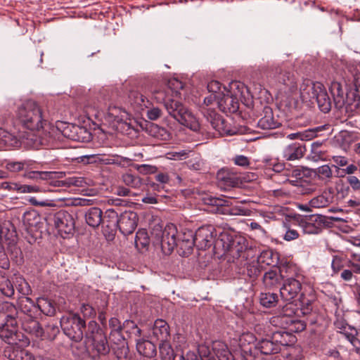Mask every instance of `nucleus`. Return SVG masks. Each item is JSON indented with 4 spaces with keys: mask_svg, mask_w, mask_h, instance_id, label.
Listing matches in <instances>:
<instances>
[{
    "mask_svg": "<svg viewBox=\"0 0 360 360\" xmlns=\"http://www.w3.org/2000/svg\"><path fill=\"white\" fill-rule=\"evenodd\" d=\"M317 174L320 179H329L332 176L333 172L330 167L327 165H322L317 168Z\"/></svg>",
    "mask_w": 360,
    "mask_h": 360,
    "instance_id": "obj_60",
    "label": "nucleus"
},
{
    "mask_svg": "<svg viewBox=\"0 0 360 360\" xmlns=\"http://www.w3.org/2000/svg\"><path fill=\"white\" fill-rule=\"evenodd\" d=\"M271 338L280 350L282 346L292 344L295 340V337L293 335L285 330H278L274 333Z\"/></svg>",
    "mask_w": 360,
    "mask_h": 360,
    "instance_id": "obj_33",
    "label": "nucleus"
},
{
    "mask_svg": "<svg viewBox=\"0 0 360 360\" xmlns=\"http://www.w3.org/2000/svg\"><path fill=\"white\" fill-rule=\"evenodd\" d=\"M39 222V216L35 211L25 212L22 216V224L27 232H33Z\"/></svg>",
    "mask_w": 360,
    "mask_h": 360,
    "instance_id": "obj_38",
    "label": "nucleus"
},
{
    "mask_svg": "<svg viewBox=\"0 0 360 360\" xmlns=\"http://www.w3.org/2000/svg\"><path fill=\"white\" fill-rule=\"evenodd\" d=\"M0 291L6 297H12L14 295V288L11 281L2 279L0 281Z\"/></svg>",
    "mask_w": 360,
    "mask_h": 360,
    "instance_id": "obj_52",
    "label": "nucleus"
},
{
    "mask_svg": "<svg viewBox=\"0 0 360 360\" xmlns=\"http://www.w3.org/2000/svg\"><path fill=\"white\" fill-rule=\"evenodd\" d=\"M151 92L158 102H164L165 109L169 115L181 124L195 131L200 129L198 119L181 103L174 99L166 100L164 92L160 90H154Z\"/></svg>",
    "mask_w": 360,
    "mask_h": 360,
    "instance_id": "obj_3",
    "label": "nucleus"
},
{
    "mask_svg": "<svg viewBox=\"0 0 360 360\" xmlns=\"http://www.w3.org/2000/svg\"><path fill=\"white\" fill-rule=\"evenodd\" d=\"M16 288L18 291L23 296H27L31 292V288L29 283L22 277L16 278Z\"/></svg>",
    "mask_w": 360,
    "mask_h": 360,
    "instance_id": "obj_50",
    "label": "nucleus"
},
{
    "mask_svg": "<svg viewBox=\"0 0 360 360\" xmlns=\"http://www.w3.org/2000/svg\"><path fill=\"white\" fill-rule=\"evenodd\" d=\"M264 115L258 121V127L262 129H275L279 126V123L274 117L272 110L270 107L264 108Z\"/></svg>",
    "mask_w": 360,
    "mask_h": 360,
    "instance_id": "obj_31",
    "label": "nucleus"
},
{
    "mask_svg": "<svg viewBox=\"0 0 360 360\" xmlns=\"http://www.w3.org/2000/svg\"><path fill=\"white\" fill-rule=\"evenodd\" d=\"M16 120L25 128L36 133L29 136L27 139L32 142V147L49 146L53 139L48 131L46 120L38 104L32 100H27L18 106L15 112Z\"/></svg>",
    "mask_w": 360,
    "mask_h": 360,
    "instance_id": "obj_1",
    "label": "nucleus"
},
{
    "mask_svg": "<svg viewBox=\"0 0 360 360\" xmlns=\"http://www.w3.org/2000/svg\"><path fill=\"white\" fill-rule=\"evenodd\" d=\"M167 86L172 92L177 94L180 90L184 87V84L181 81L176 78H172L167 82Z\"/></svg>",
    "mask_w": 360,
    "mask_h": 360,
    "instance_id": "obj_57",
    "label": "nucleus"
},
{
    "mask_svg": "<svg viewBox=\"0 0 360 360\" xmlns=\"http://www.w3.org/2000/svg\"><path fill=\"white\" fill-rule=\"evenodd\" d=\"M19 306L20 308V312H18L19 316H36L38 313L37 305L34 304L32 299L27 296H22L19 299Z\"/></svg>",
    "mask_w": 360,
    "mask_h": 360,
    "instance_id": "obj_34",
    "label": "nucleus"
},
{
    "mask_svg": "<svg viewBox=\"0 0 360 360\" xmlns=\"http://www.w3.org/2000/svg\"><path fill=\"white\" fill-rule=\"evenodd\" d=\"M314 99L316 101L319 108L323 112H328L331 108V101L323 84H321V90L317 91Z\"/></svg>",
    "mask_w": 360,
    "mask_h": 360,
    "instance_id": "obj_36",
    "label": "nucleus"
},
{
    "mask_svg": "<svg viewBox=\"0 0 360 360\" xmlns=\"http://www.w3.org/2000/svg\"><path fill=\"white\" fill-rule=\"evenodd\" d=\"M60 326L65 335L75 342L81 341L84 336L86 337V333H91L94 328H96V323L91 321L87 328L85 321L77 314L63 316Z\"/></svg>",
    "mask_w": 360,
    "mask_h": 360,
    "instance_id": "obj_5",
    "label": "nucleus"
},
{
    "mask_svg": "<svg viewBox=\"0 0 360 360\" xmlns=\"http://www.w3.org/2000/svg\"><path fill=\"white\" fill-rule=\"evenodd\" d=\"M334 191L332 188L325 189L320 195L309 200V205L313 208H323L328 207L334 201Z\"/></svg>",
    "mask_w": 360,
    "mask_h": 360,
    "instance_id": "obj_27",
    "label": "nucleus"
},
{
    "mask_svg": "<svg viewBox=\"0 0 360 360\" xmlns=\"http://www.w3.org/2000/svg\"><path fill=\"white\" fill-rule=\"evenodd\" d=\"M274 78L278 84L283 86L286 105L290 108H297V79L294 73L290 68L281 65L275 68Z\"/></svg>",
    "mask_w": 360,
    "mask_h": 360,
    "instance_id": "obj_4",
    "label": "nucleus"
},
{
    "mask_svg": "<svg viewBox=\"0 0 360 360\" xmlns=\"http://www.w3.org/2000/svg\"><path fill=\"white\" fill-rule=\"evenodd\" d=\"M283 318L272 317L270 323L276 326L281 327L283 329H288L289 333H299L303 331L306 328L304 321L298 320L295 318Z\"/></svg>",
    "mask_w": 360,
    "mask_h": 360,
    "instance_id": "obj_17",
    "label": "nucleus"
},
{
    "mask_svg": "<svg viewBox=\"0 0 360 360\" xmlns=\"http://www.w3.org/2000/svg\"><path fill=\"white\" fill-rule=\"evenodd\" d=\"M153 335L160 342V346L168 345L170 333L167 323L162 319H157L153 327Z\"/></svg>",
    "mask_w": 360,
    "mask_h": 360,
    "instance_id": "obj_24",
    "label": "nucleus"
},
{
    "mask_svg": "<svg viewBox=\"0 0 360 360\" xmlns=\"http://www.w3.org/2000/svg\"><path fill=\"white\" fill-rule=\"evenodd\" d=\"M129 98L131 103L139 107L141 110H143V108H148L150 107V101L139 91H131L129 93Z\"/></svg>",
    "mask_w": 360,
    "mask_h": 360,
    "instance_id": "obj_39",
    "label": "nucleus"
},
{
    "mask_svg": "<svg viewBox=\"0 0 360 360\" xmlns=\"http://www.w3.org/2000/svg\"><path fill=\"white\" fill-rule=\"evenodd\" d=\"M135 168L139 173L143 174H154L158 170V168L155 166L146 164L137 165Z\"/></svg>",
    "mask_w": 360,
    "mask_h": 360,
    "instance_id": "obj_59",
    "label": "nucleus"
},
{
    "mask_svg": "<svg viewBox=\"0 0 360 360\" xmlns=\"http://www.w3.org/2000/svg\"><path fill=\"white\" fill-rule=\"evenodd\" d=\"M303 355L300 348L292 347L283 360H302Z\"/></svg>",
    "mask_w": 360,
    "mask_h": 360,
    "instance_id": "obj_58",
    "label": "nucleus"
},
{
    "mask_svg": "<svg viewBox=\"0 0 360 360\" xmlns=\"http://www.w3.org/2000/svg\"><path fill=\"white\" fill-rule=\"evenodd\" d=\"M343 266L342 259L337 255L333 256L331 263V267L333 273L338 274L343 269Z\"/></svg>",
    "mask_w": 360,
    "mask_h": 360,
    "instance_id": "obj_64",
    "label": "nucleus"
},
{
    "mask_svg": "<svg viewBox=\"0 0 360 360\" xmlns=\"http://www.w3.org/2000/svg\"><path fill=\"white\" fill-rule=\"evenodd\" d=\"M72 352L77 357L88 356L91 360H100L102 356H106L110 348L106 338L100 333H86L83 343L72 345Z\"/></svg>",
    "mask_w": 360,
    "mask_h": 360,
    "instance_id": "obj_2",
    "label": "nucleus"
},
{
    "mask_svg": "<svg viewBox=\"0 0 360 360\" xmlns=\"http://www.w3.org/2000/svg\"><path fill=\"white\" fill-rule=\"evenodd\" d=\"M40 310L48 316H52L55 314L56 309L52 302L46 298H40L38 300L37 311Z\"/></svg>",
    "mask_w": 360,
    "mask_h": 360,
    "instance_id": "obj_44",
    "label": "nucleus"
},
{
    "mask_svg": "<svg viewBox=\"0 0 360 360\" xmlns=\"http://www.w3.org/2000/svg\"><path fill=\"white\" fill-rule=\"evenodd\" d=\"M280 352V349L277 345H275L272 338L262 339L257 342L256 356L258 353L264 355H270L277 354Z\"/></svg>",
    "mask_w": 360,
    "mask_h": 360,
    "instance_id": "obj_30",
    "label": "nucleus"
},
{
    "mask_svg": "<svg viewBox=\"0 0 360 360\" xmlns=\"http://www.w3.org/2000/svg\"><path fill=\"white\" fill-rule=\"evenodd\" d=\"M148 130L150 135L162 141H167L171 137V134L167 129L155 124H151Z\"/></svg>",
    "mask_w": 360,
    "mask_h": 360,
    "instance_id": "obj_41",
    "label": "nucleus"
},
{
    "mask_svg": "<svg viewBox=\"0 0 360 360\" xmlns=\"http://www.w3.org/2000/svg\"><path fill=\"white\" fill-rule=\"evenodd\" d=\"M321 83L313 82L311 80H304L300 84L299 89H297V101L298 106L300 105V100L302 102L314 103V99L318 91L321 90Z\"/></svg>",
    "mask_w": 360,
    "mask_h": 360,
    "instance_id": "obj_12",
    "label": "nucleus"
},
{
    "mask_svg": "<svg viewBox=\"0 0 360 360\" xmlns=\"http://www.w3.org/2000/svg\"><path fill=\"white\" fill-rule=\"evenodd\" d=\"M316 129H309L308 131H306L304 133L302 132H296V133H291L287 135V138L293 140V139H300L301 141H303L304 139H311L314 136H316L315 132Z\"/></svg>",
    "mask_w": 360,
    "mask_h": 360,
    "instance_id": "obj_53",
    "label": "nucleus"
},
{
    "mask_svg": "<svg viewBox=\"0 0 360 360\" xmlns=\"http://www.w3.org/2000/svg\"><path fill=\"white\" fill-rule=\"evenodd\" d=\"M109 326L111 328L112 330L115 332L119 333L122 329L129 328L132 330L131 333H134L136 336L139 337L141 333V330L139 328H138V326L134 321L130 320H126L124 322L123 326H122L119 319L113 317L110 319Z\"/></svg>",
    "mask_w": 360,
    "mask_h": 360,
    "instance_id": "obj_29",
    "label": "nucleus"
},
{
    "mask_svg": "<svg viewBox=\"0 0 360 360\" xmlns=\"http://www.w3.org/2000/svg\"><path fill=\"white\" fill-rule=\"evenodd\" d=\"M107 219L108 222V226L117 227V224L118 222L119 217L117 212L114 209H108L105 211V214L103 217V220Z\"/></svg>",
    "mask_w": 360,
    "mask_h": 360,
    "instance_id": "obj_49",
    "label": "nucleus"
},
{
    "mask_svg": "<svg viewBox=\"0 0 360 360\" xmlns=\"http://www.w3.org/2000/svg\"><path fill=\"white\" fill-rule=\"evenodd\" d=\"M226 249L233 258V262H236L239 265H246L245 261L248 257V250L243 238H240L231 240L227 245Z\"/></svg>",
    "mask_w": 360,
    "mask_h": 360,
    "instance_id": "obj_11",
    "label": "nucleus"
},
{
    "mask_svg": "<svg viewBox=\"0 0 360 360\" xmlns=\"http://www.w3.org/2000/svg\"><path fill=\"white\" fill-rule=\"evenodd\" d=\"M288 302L285 304L281 310V314L276 316L275 317H280L283 318L284 317L287 318H293L292 316L295 314L297 307L296 305L294 304L291 301H288Z\"/></svg>",
    "mask_w": 360,
    "mask_h": 360,
    "instance_id": "obj_48",
    "label": "nucleus"
},
{
    "mask_svg": "<svg viewBox=\"0 0 360 360\" xmlns=\"http://www.w3.org/2000/svg\"><path fill=\"white\" fill-rule=\"evenodd\" d=\"M300 226L307 234H317L321 231L320 226L316 225L311 218L301 220Z\"/></svg>",
    "mask_w": 360,
    "mask_h": 360,
    "instance_id": "obj_42",
    "label": "nucleus"
},
{
    "mask_svg": "<svg viewBox=\"0 0 360 360\" xmlns=\"http://www.w3.org/2000/svg\"><path fill=\"white\" fill-rule=\"evenodd\" d=\"M176 226L173 224H168L165 229H154L153 235L155 236L157 243H160L162 250L165 254H170L177 246Z\"/></svg>",
    "mask_w": 360,
    "mask_h": 360,
    "instance_id": "obj_6",
    "label": "nucleus"
},
{
    "mask_svg": "<svg viewBox=\"0 0 360 360\" xmlns=\"http://www.w3.org/2000/svg\"><path fill=\"white\" fill-rule=\"evenodd\" d=\"M345 105H354V108H358L360 105V92H356L352 89L347 92V102Z\"/></svg>",
    "mask_w": 360,
    "mask_h": 360,
    "instance_id": "obj_51",
    "label": "nucleus"
},
{
    "mask_svg": "<svg viewBox=\"0 0 360 360\" xmlns=\"http://www.w3.org/2000/svg\"><path fill=\"white\" fill-rule=\"evenodd\" d=\"M25 347L20 344L8 345L4 349V355L9 360H34L33 354L25 349Z\"/></svg>",
    "mask_w": 360,
    "mask_h": 360,
    "instance_id": "obj_20",
    "label": "nucleus"
},
{
    "mask_svg": "<svg viewBox=\"0 0 360 360\" xmlns=\"http://www.w3.org/2000/svg\"><path fill=\"white\" fill-rule=\"evenodd\" d=\"M18 323H20L21 328L26 333L39 338L44 335V330L38 321L35 319V316L23 315L19 316Z\"/></svg>",
    "mask_w": 360,
    "mask_h": 360,
    "instance_id": "obj_18",
    "label": "nucleus"
},
{
    "mask_svg": "<svg viewBox=\"0 0 360 360\" xmlns=\"http://www.w3.org/2000/svg\"><path fill=\"white\" fill-rule=\"evenodd\" d=\"M20 143L18 136L0 127V147L18 148Z\"/></svg>",
    "mask_w": 360,
    "mask_h": 360,
    "instance_id": "obj_32",
    "label": "nucleus"
},
{
    "mask_svg": "<svg viewBox=\"0 0 360 360\" xmlns=\"http://www.w3.org/2000/svg\"><path fill=\"white\" fill-rule=\"evenodd\" d=\"M194 235L197 248L205 250L214 244L217 237V232L212 225H205L198 228Z\"/></svg>",
    "mask_w": 360,
    "mask_h": 360,
    "instance_id": "obj_9",
    "label": "nucleus"
},
{
    "mask_svg": "<svg viewBox=\"0 0 360 360\" xmlns=\"http://www.w3.org/2000/svg\"><path fill=\"white\" fill-rule=\"evenodd\" d=\"M8 323L4 321L0 325V338L8 345L20 344L21 346H28L30 343L29 338L18 332L17 326H11Z\"/></svg>",
    "mask_w": 360,
    "mask_h": 360,
    "instance_id": "obj_7",
    "label": "nucleus"
},
{
    "mask_svg": "<svg viewBox=\"0 0 360 360\" xmlns=\"http://www.w3.org/2000/svg\"><path fill=\"white\" fill-rule=\"evenodd\" d=\"M247 271L250 277H257L260 273L259 263L252 262V264H247Z\"/></svg>",
    "mask_w": 360,
    "mask_h": 360,
    "instance_id": "obj_62",
    "label": "nucleus"
},
{
    "mask_svg": "<svg viewBox=\"0 0 360 360\" xmlns=\"http://www.w3.org/2000/svg\"><path fill=\"white\" fill-rule=\"evenodd\" d=\"M149 243V238L147 233L144 231H138L135 238V244L138 247L141 245L142 248H146Z\"/></svg>",
    "mask_w": 360,
    "mask_h": 360,
    "instance_id": "obj_56",
    "label": "nucleus"
},
{
    "mask_svg": "<svg viewBox=\"0 0 360 360\" xmlns=\"http://www.w3.org/2000/svg\"><path fill=\"white\" fill-rule=\"evenodd\" d=\"M55 227L58 233L65 238V235L72 234L75 230V220L73 217L67 211L60 210L53 218Z\"/></svg>",
    "mask_w": 360,
    "mask_h": 360,
    "instance_id": "obj_10",
    "label": "nucleus"
},
{
    "mask_svg": "<svg viewBox=\"0 0 360 360\" xmlns=\"http://www.w3.org/2000/svg\"><path fill=\"white\" fill-rule=\"evenodd\" d=\"M122 179L126 186L133 188H139L143 184L142 180L139 176L130 173L124 174Z\"/></svg>",
    "mask_w": 360,
    "mask_h": 360,
    "instance_id": "obj_46",
    "label": "nucleus"
},
{
    "mask_svg": "<svg viewBox=\"0 0 360 360\" xmlns=\"http://www.w3.org/2000/svg\"><path fill=\"white\" fill-rule=\"evenodd\" d=\"M283 283V286L280 288L281 298L285 301L292 300L301 290V283L293 278H289Z\"/></svg>",
    "mask_w": 360,
    "mask_h": 360,
    "instance_id": "obj_19",
    "label": "nucleus"
},
{
    "mask_svg": "<svg viewBox=\"0 0 360 360\" xmlns=\"http://www.w3.org/2000/svg\"><path fill=\"white\" fill-rule=\"evenodd\" d=\"M0 316L4 318V322H8L11 326H18V311L17 307L10 302H0Z\"/></svg>",
    "mask_w": 360,
    "mask_h": 360,
    "instance_id": "obj_22",
    "label": "nucleus"
},
{
    "mask_svg": "<svg viewBox=\"0 0 360 360\" xmlns=\"http://www.w3.org/2000/svg\"><path fill=\"white\" fill-rule=\"evenodd\" d=\"M207 352H209V347L206 346H200L198 349L199 356H198L195 354H189L188 360H205L209 359V354Z\"/></svg>",
    "mask_w": 360,
    "mask_h": 360,
    "instance_id": "obj_55",
    "label": "nucleus"
},
{
    "mask_svg": "<svg viewBox=\"0 0 360 360\" xmlns=\"http://www.w3.org/2000/svg\"><path fill=\"white\" fill-rule=\"evenodd\" d=\"M274 254L271 250H265L263 251L257 259V263L265 264L266 265H273L274 259H273Z\"/></svg>",
    "mask_w": 360,
    "mask_h": 360,
    "instance_id": "obj_54",
    "label": "nucleus"
},
{
    "mask_svg": "<svg viewBox=\"0 0 360 360\" xmlns=\"http://www.w3.org/2000/svg\"><path fill=\"white\" fill-rule=\"evenodd\" d=\"M278 295L273 292H262L259 295L260 304L266 308L276 306L278 302Z\"/></svg>",
    "mask_w": 360,
    "mask_h": 360,
    "instance_id": "obj_43",
    "label": "nucleus"
},
{
    "mask_svg": "<svg viewBox=\"0 0 360 360\" xmlns=\"http://www.w3.org/2000/svg\"><path fill=\"white\" fill-rule=\"evenodd\" d=\"M137 214L132 211H125L119 217L117 227L123 235L132 233L137 226Z\"/></svg>",
    "mask_w": 360,
    "mask_h": 360,
    "instance_id": "obj_16",
    "label": "nucleus"
},
{
    "mask_svg": "<svg viewBox=\"0 0 360 360\" xmlns=\"http://www.w3.org/2000/svg\"><path fill=\"white\" fill-rule=\"evenodd\" d=\"M138 352L146 357L152 358L156 354V347L150 341L139 339L136 340Z\"/></svg>",
    "mask_w": 360,
    "mask_h": 360,
    "instance_id": "obj_35",
    "label": "nucleus"
},
{
    "mask_svg": "<svg viewBox=\"0 0 360 360\" xmlns=\"http://www.w3.org/2000/svg\"><path fill=\"white\" fill-rule=\"evenodd\" d=\"M307 151L302 142H294L287 145L283 149V158L288 161H294L303 158Z\"/></svg>",
    "mask_w": 360,
    "mask_h": 360,
    "instance_id": "obj_21",
    "label": "nucleus"
},
{
    "mask_svg": "<svg viewBox=\"0 0 360 360\" xmlns=\"http://www.w3.org/2000/svg\"><path fill=\"white\" fill-rule=\"evenodd\" d=\"M283 281L281 270L278 267H273L266 271L262 278V282L266 288L273 289L278 288Z\"/></svg>",
    "mask_w": 360,
    "mask_h": 360,
    "instance_id": "obj_26",
    "label": "nucleus"
},
{
    "mask_svg": "<svg viewBox=\"0 0 360 360\" xmlns=\"http://www.w3.org/2000/svg\"><path fill=\"white\" fill-rule=\"evenodd\" d=\"M217 179L219 186L224 190L240 186L243 181L246 180L243 175L228 168H222L219 170L217 174Z\"/></svg>",
    "mask_w": 360,
    "mask_h": 360,
    "instance_id": "obj_8",
    "label": "nucleus"
},
{
    "mask_svg": "<svg viewBox=\"0 0 360 360\" xmlns=\"http://www.w3.org/2000/svg\"><path fill=\"white\" fill-rule=\"evenodd\" d=\"M257 339L251 333H243L238 338V352L245 358L247 356H256Z\"/></svg>",
    "mask_w": 360,
    "mask_h": 360,
    "instance_id": "obj_14",
    "label": "nucleus"
},
{
    "mask_svg": "<svg viewBox=\"0 0 360 360\" xmlns=\"http://www.w3.org/2000/svg\"><path fill=\"white\" fill-rule=\"evenodd\" d=\"M75 134L73 136V141L79 142H88L91 139V133L84 127L77 125L75 127Z\"/></svg>",
    "mask_w": 360,
    "mask_h": 360,
    "instance_id": "obj_47",
    "label": "nucleus"
},
{
    "mask_svg": "<svg viewBox=\"0 0 360 360\" xmlns=\"http://www.w3.org/2000/svg\"><path fill=\"white\" fill-rule=\"evenodd\" d=\"M195 245V235L193 231L185 229L177 234V246L179 254L187 256L191 253L193 246Z\"/></svg>",
    "mask_w": 360,
    "mask_h": 360,
    "instance_id": "obj_15",
    "label": "nucleus"
},
{
    "mask_svg": "<svg viewBox=\"0 0 360 360\" xmlns=\"http://www.w3.org/2000/svg\"><path fill=\"white\" fill-rule=\"evenodd\" d=\"M346 180L354 192L360 191V180L356 176L349 175L347 176Z\"/></svg>",
    "mask_w": 360,
    "mask_h": 360,
    "instance_id": "obj_61",
    "label": "nucleus"
},
{
    "mask_svg": "<svg viewBox=\"0 0 360 360\" xmlns=\"http://www.w3.org/2000/svg\"><path fill=\"white\" fill-rule=\"evenodd\" d=\"M330 91L333 97L335 105L337 108L341 109L347 102V93L343 89L341 83L333 82L330 84Z\"/></svg>",
    "mask_w": 360,
    "mask_h": 360,
    "instance_id": "obj_28",
    "label": "nucleus"
},
{
    "mask_svg": "<svg viewBox=\"0 0 360 360\" xmlns=\"http://www.w3.org/2000/svg\"><path fill=\"white\" fill-rule=\"evenodd\" d=\"M32 165V161L24 160L20 162H9L6 164V169L12 172H18L25 170V172Z\"/></svg>",
    "mask_w": 360,
    "mask_h": 360,
    "instance_id": "obj_45",
    "label": "nucleus"
},
{
    "mask_svg": "<svg viewBox=\"0 0 360 360\" xmlns=\"http://www.w3.org/2000/svg\"><path fill=\"white\" fill-rule=\"evenodd\" d=\"M338 141L341 143L342 147L346 150L358 141V136L354 132L342 131L339 133Z\"/></svg>",
    "mask_w": 360,
    "mask_h": 360,
    "instance_id": "obj_40",
    "label": "nucleus"
},
{
    "mask_svg": "<svg viewBox=\"0 0 360 360\" xmlns=\"http://www.w3.org/2000/svg\"><path fill=\"white\" fill-rule=\"evenodd\" d=\"M207 352L209 354V359L205 360H234V354L222 342H214L212 345V351L209 349V352Z\"/></svg>",
    "mask_w": 360,
    "mask_h": 360,
    "instance_id": "obj_23",
    "label": "nucleus"
},
{
    "mask_svg": "<svg viewBox=\"0 0 360 360\" xmlns=\"http://www.w3.org/2000/svg\"><path fill=\"white\" fill-rule=\"evenodd\" d=\"M321 146V143L319 142H314L311 144V156L313 160H318L322 158L323 153L322 151L319 150Z\"/></svg>",
    "mask_w": 360,
    "mask_h": 360,
    "instance_id": "obj_63",
    "label": "nucleus"
},
{
    "mask_svg": "<svg viewBox=\"0 0 360 360\" xmlns=\"http://www.w3.org/2000/svg\"><path fill=\"white\" fill-rule=\"evenodd\" d=\"M58 173L54 172H39L30 171L29 169L25 173V176L33 180H46L50 181L49 184L56 187H61L65 186L63 181L55 180Z\"/></svg>",
    "mask_w": 360,
    "mask_h": 360,
    "instance_id": "obj_25",
    "label": "nucleus"
},
{
    "mask_svg": "<svg viewBox=\"0 0 360 360\" xmlns=\"http://www.w3.org/2000/svg\"><path fill=\"white\" fill-rule=\"evenodd\" d=\"M87 224L93 228L98 227L103 221V212L98 207H91L85 214Z\"/></svg>",
    "mask_w": 360,
    "mask_h": 360,
    "instance_id": "obj_37",
    "label": "nucleus"
},
{
    "mask_svg": "<svg viewBox=\"0 0 360 360\" xmlns=\"http://www.w3.org/2000/svg\"><path fill=\"white\" fill-rule=\"evenodd\" d=\"M202 113L206 120L210 123L212 127L219 134L232 135L234 134L227 129L226 124L222 117L216 112L214 108H202Z\"/></svg>",
    "mask_w": 360,
    "mask_h": 360,
    "instance_id": "obj_13",
    "label": "nucleus"
}]
</instances>
